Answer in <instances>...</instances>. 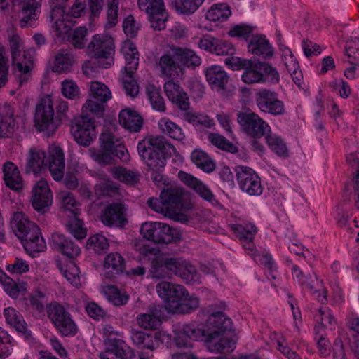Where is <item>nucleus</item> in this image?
I'll return each mask as SVG.
<instances>
[{"label":"nucleus","instance_id":"obj_1","mask_svg":"<svg viewBox=\"0 0 359 359\" xmlns=\"http://www.w3.org/2000/svg\"><path fill=\"white\" fill-rule=\"evenodd\" d=\"M11 227L29 255L34 257L46 248L39 227L25 213L15 212L11 219Z\"/></svg>","mask_w":359,"mask_h":359},{"label":"nucleus","instance_id":"obj_2","mask_svg":"<svg viewBox=\"0 0 359 359\" xmlns=\"http://www.w3.org/2000/svg\"><path fill=\"white\" fill-rule=\"evenodd\" d=\"M137 151L141 158L153 172L151 179L155 183L163 180V172L165 165V150L166 139L163 136H154L140 141Z\"/></svg>","mask_w":359,"mask_h":359},{"label":"nucleus","instance_id":"obj_3","mask_svg":"<svg viewBox=\"0 0 359 359\" xmlns=\"http://www.w3.org/2000/svg\"><path fill=\"white\" fill-rule=\"evenodd\" d=\"M68 0L49 1L51 8L50 18L52 27L55 29V35L62 37L70 29L67 22L71 18L81 17L86 12V0H76L68 13L65 11V4Z\"/></svg>","mask_w":359,"mask_h":359},{"label":"nucleus","instance_id":"obj_4","mask_svg":"<svg viewBox=\"0 0 359 359\" xmlns=\"http://www.w3.org/2000/svg\"><path fill=\"white\" fill-rule=\"evenodd\" d=\"M11 60L15 69V76L20 86L26 83L31 76V70L34 66V49L25 50L21 55L22 41L18 35L9 38Z\"/></svg>","mask_w":359,"mask_h":359},{"label":"nucleus","instance_id":"obj_5","mask_svg":"<svg viewBox=\"0 0 359 359\" xmlns=\"http://www.w3.org/2000/svg\"><path fill=\"white\" fill-rule=\"evenodd\" d=\"M48 318L53 324L56 330L62 336L71 337L78 332V327L69 311L57 302L46 304Z\"/></svg>","mask_w":359,"mask_h":359},{"label":"nucleus","instance_id":"obj_6","mask_svg":"<svg viewBox=\"0 0 359 359\" xmlns=\"http://www.w3.org/2000/svg\"><path fill=\"white\" fill-rule=\"evenodd\" d=\"M88 51L92 57L98 60L99 66L102 68H109L114 64V41L107 34L94 35L88 46Z\"/></svg>","mask_w":359,"mask_h":359},{"label":"nucleus","instance_id":"obj_7","mask_svg":"<svg viewBox=\"0 0 359 359\" xmlns=\"http://www.w3.org/2000/svg\"><path fill=\"white\" fill-rule=\"evenodd\" d=\"M140 233L144 238L157 244H168L179 240L181 236L178 229L157 222L143 223Z\"/></svg>","mask_w":359,"mask_h":359},{"label":"nucleus","instance_id":"obj_8","mask_svg":"<svg viewBox=\"0 0 359 359\" xmlns=\"http://www.w3.org/2000/svg\"><path fill=\"white\" fill-rule=\"evenodd\" d=\"M237 121L241 130L253 139H259L271 132L268 123L250 109L238 112Z\"/></svg>","mask_w":359,"mask_h":359},{"label":"nucleus","instance_id":"obj_9","mask_svg":"<svg viewBox=\"0 0 359 359\" xmlns=\"http://www.w3.org/2000/svg\"><path fill=\"white\" fill-rule=\"evenodd\" d=\"M139 8L144 11L155 30H163L166 27L168 15L165 9L163 0H137Z\"/></svg>","mask_w":359,"mask_h":359},{"label":"nucleus","instance_id":"obj_10","mask_svg":"<svg viewBox=\"0 0 359 359\" xmlns=\"http://www.w3.org/2000/svg\"><path fill=\"white\" fill-rule=\"evenodd\" d=\"M236 177L240 189L251 196H260L263 192L261 179L251 168L237 165L235 168Z\"/></svg>","mask_w":359,"mask_h":359},{"label":"nucleus","instance_id":"obj_11","mask_svg":"<svg viewBox=\"0 0 359 359\" xmlns=\"http://www.w3.org/2000/svg\"><path fill=\"white\" fill-rule=\"evenodd\" d=\"M312 269L303 271L297 265H294L292 269L293 278L299 285L308 290L321 303L327 302L326 291L323 288L321 281H319L317 276L313 273Z\"/></svg>","mask_w":359,"mask_h":359},{"label":"nucleus","instance_id":"obj_12","mask_svg":"<svg viewBox=\"0 0 359 359\" xmlns=\"http://www.w3.org/2000/svg\"><path fill=\"white\" fill-rule=\"evenodd\" d=\"M52 100L46 98L36 106L34 114V126L39 132L46 131L48 135L53 134L58 123L54 120Z\"/></svg>","mask_w":359,"mask_h":359},{"label":"nucleus","instance_id":"obj_13","mask_svg":"<svg viewBox=\"0 0 359 359\" xmlns=\"http://www.w3.org/2000/svg\"><path fill=\"white\" fill-rule=\"evenodd\" d=\"M128 206L121 202L107 204L101 210L100 221L108 227L123 228L128 224Z\"/></svg>","mask_w":359,"mask_h":359},{"label":"nucleus","instance_id":"obj_14","mask_svg":"<svg viewBox=\"0 0 359 359\" xmlns=\"http://www.w3.org/2000/svg\"><path fill=\"white\" fill-rule=\"evenodd\" d=\"M256 104L259 109L273 116H282L285 113V104L278 99L276 92L264 88L255 94Z\"/></svg>","mask_w":359,"mask_h":359},{"label":"nucleus","instance_id":"obj_15","mask_svg":"<svg viewBox=\"0 0 359 359\" xmlns=\"http://www.w3.org/2000/svg\"><path fill=\"white\" fill-rule=\"evenodd\" d=\"M71 133L79 144L88 147L96 137L94 122L86 116L79 117L72 122Z\"/></svg>","mask_w":359,"mask_h":359},{"label":"nucleus","instance_id":"obj_16","mask_svg":"<svg viewBox=\"0 0 359 359\" xmlns=\"http://www.w3.org/2000/svg\"><path fill=\"white\" fill-rule=\"evenodd\" d=\"M31 201L34 210L46 212L53 203V194L47 182L43 179L35 183L32 191Z\"/></svg>","mask_w":359,"mask_h":359},{"label":"nucleus","instance_id":"obj_17","mask_svg":"<svg viewBox=\"0 0 359 359\" xmlns=\"http://www.w3.org/2000/svg\"><path fill=\"white\" fill-rule=\"evenodd\" d=\"M111 326L104 328V332L109 333L105 340L107 351L121 359H131L134 356L133 349L122 339L115 337L116 335L118 334V332L111 330Z\"/></svg>","mask_w":359,"mask_h":359},{"label":"nucleus","instance_id":"obj_18","mask_svg":"<svg viewBox=\"0 0 359 359\" xmlns=\"http://www.w3.org/2000/svg\"><path fill=\"white\" fill-rule=\"evenodd\" d=\"M100 147L109 151L123 161L128 160V153L121 140L109 131L103 132L100 136Z\"/></svg>","mask_w":359,"mask_h":359},{"label":"nucleus","instance_id":"obj_19","mask_svg":"<svg viewBox=\"0 0 359 359\" xmlns=\"http://www.w3.org/2000/svg\"><path fill=\"white\" fill-rule=\"evenodd\" d=\"M207 323L208 330L205 331V336H210V337L219 336L225 332L230 330L232 327V321L223 312L210 313Z\"/></svg>","mask_w":359,"mask_h":359},{"label":"nucleus","instance_id":"obj_20","mask_svg":"<svg viewBox=\"0 0 359 359\" xmlns=\"http://www.w3.org/2000/svg\"><path fill=\"white\" fill-rule=\"evenodd\" d=\"M205 75L210 88L217 92H225L229 81L226 71L219 65H212L205 70Z\"/></svg>","mask_w":359,"mask_h":359},{"label":"nucleus","instance_id":"obj_21","mask_svg":"<svg viewBox=\"0 0 359 359\" xmlns=\"http://www.w3.org/2000/svg\"><path fill=\"white\" fill-rule=\"evenodd\" d=\"M184 190L180 186L172 184L161 191L160 198L166 207V212H176L182 205Z\"/></svg>","mask_w":359,"mask_h":359},{"label":"nucleus","instance_id":"obj_22","mask_svg":"<svg viewBox=\"0 0 359 359\" xmlns=\"http://www.w3.org/2000/svg\"><path fill=\"white\" fill-rule=\"evenodd\" d=\"M49 171L53 178L56 181H60L64 177L65 167V156L63 151L58 147L49 148L48 157L46 159Z\"/></svg>","mask_w":359,"mask_h":359},{"label":"nucleus","instance_id":"obj_23","mask_svg":"<svg viewBox=\"0 0 359 359\" xmlns=\"http://www.w3.org/2000/svg\"><path fill=\"white\" fill-rule=\"evenodd\" d=\"M163 315L161 305L151 304L147 313H140L136 317L137 324L145 330H156L161 325Z\"/></svg>","mask_w":359,"mask_h":359},{"label":"nucleus","instance_id":"obj_24","mask_svg":"<svg viewBox=\"0 0 359 359\" xmlns=\"http://www.w3.org/2000/svg\"><path fill=\"white\" fill-rule=\"evenodd\" d=\"M42 0H21L19 4L20 12V26H32L40 13Z\"/></svg>","mask_w":359,"mask_h":359},{"label":"nucleus","instance_id":"obj_25","mask_svg":"<svg viewBox=\"0 0 359 359\" xmlns=\"http://www.w3.org/2000/svg\"><path fill=\"white\" fill-rule=\"evenodd\" d=\"M160 69L161 76L166 79H174L176 76L183 74L184 69L177 62L175 53H165L160 58L157 64Z\"/></svg>","mask_w":359,"mask_h":359},{"label":"nucleus","instance_id":"obj_26","mask_svg":"<svg viewBox=\"0 0 359 359\" xmlns=\"http://www.w3.org/2000/svg\"><path fill=\"white\" fill-rule=\"evenodd\" d=\"M204 336V330L197 328L194 325H185L177 333L175 344L180 348H191L193 341L203 340Z\"/></svg>","mask_w":359,"mask_h":359},{"label":"nucleus","instance_id":"obj_27","mask_svg":"<svg viewBox=\"0 0 359 359\" xmlns=\"http://www.w3.org/2000/svg\"><path fill=\"white\" fill-rule=\"evenodd\" d=\"M52 244L62 255L71 259L76 258L81 253V249L77 244L60 233L52 234Z\"/></svg>","mask_w":359,"mask_h":359},{"label":"nucleus","instance_id":"obj_28","mask_svg":"<svg viewBox=\"0 0 359 359\" xmlns=\"http://www.w3.org/2000/svg\"><path fill=\"white\" fill-rule=\"evenodd\" d=\"M14 108L9 104L0 105V134L9 137L13 135L15 128Z\"/></svg>","mask_w":359,"mask_h":359},{"label":"nucleus","instance_id":"obj_29","mask_svg":"<svg viewBox=\"0 0 359 359\" xmlns=\"http://www.w3.org/2000/svg\"><path fill=\"white\" fill-rule=\"evenodd\" d=\"M120 124L130 133H138L141 130L144 119L136 111L125 109L118 114Z\"/></svg>","mask_w":359,"mask_h":359},{"label":"nucleus","instance_id":"obj_30","mask_svg":"<svg viewBox=\"0 0 359 359\" xmlns=\"http://www.w3.org/2000/svg\"><path fill=\"white\" fill-rule=\"evenodd\" d=\"M104 268L105 278L113 280L117 275L123 273L126 268L125 259L118 252L109 253L104 259Z\"/></svg>","mask_w":359,"mask_h":359},{"label":"nucleus","instance_id":"obj_31","mask_svg":"<svg viewBox=\"0 0 359 359\" xmlns=\"http://www.w3.org/2000/svg\"><path fill=\"white\" fill-rule=\"evenodd\" d=\"M2 171L6 187L15 191L22 189L23 180L17 165L11 161H6L3 165Z\"/></svg>","mask_w":359,"mask_h":359},{"label":"nucleus","instance_id":"obj_32","mask_svg":"<svg viewBox=\"0 0 359 359\" xmlns=\"http://www.w3.org/2000/svg\"><path fill=\"white\" fill-rule=\"evenodd\" d=\"M175 258H165L163 261L153 260L150 269V276L153 279L160 280L170 278L174 274Z\"/></svg>","mask_w":359,"mask_h":359},{"label":"nucleus","instance_id":"obj_33","mask_svg":"<svg viewBox=\"0 0 359 359\" xmlns=\"http://www.w3.org/2000/svg\"><path fill=\"white\" fill-rule=\"evenodd\" d=\"M121 53L126 60L124 74H134L139 65V53L135 44L130 40L125 41L121 47Z\"/></svg>","mask_w":359,"mask_h":359},{"label":"nucleus","instance_id":"obj_34","mask_svg":"<svg viewBox=\"0 0 359 359\" xmlns=\"http://www.w3.org/2000/svg\"><path fill=\"white\" fill-rule=\"evenodd\" d=\"M174 275L181 278L188 284H194L199 280V274L194 266L186 260L175 259Z\"/></svg>","mask_w":359,"mask_h":359},{"label":"nucleus","instance_id":"obj_35","mask_svg":"<svg viewBox=\"0 0 359 359\" xmlns=\"http://www.w3.org/2000/svg\"><path fill=\"white\" fill-rule=\"evenodd\" d=\"M0 283L2 284L4 291L13 299H17L20 294L23 295L27 290L26 282L22 280L16 282L1 269Z\"/></svg>","mask_w":359,"mask_h":359},{"label":"nucleus","instance_id":"obj_36","mask_svg":"<svg viewBox=\"0 0 359 359\" xmlns=\"http://www.w3.org/2000/svg\"><path fill=\"white\" fill-rule=\"evenodd\" d=\"M248 51L253 55L262 56L264 58L272 57L273 48L269 41L262 35H254L251 38L248 45Z\"/></svg>","mask_w":359,"mask_h":359},{"label":"nucleus","instance_id":"obj_37","mask_svg":"<svg viewBox=\"0 0 359 359\" xmlns=\"http://www.w3.org/2000/svg\"><path fill=\"white\" fill-rule=\"evenodd\" d=\"M46 156L43 151L31 148L27 158L25 172L36 175L46 166Z\"/></svg>","mask_w":359,"mask_h":359},{"label":"nucleus","instance_id":"obj_38","mask_svg":"<svg viewBox=\"0 0 359 359\" xmlns=\"http://www.w3.org/2000/svg\"><path fill=\"white\" fill-rule=\"evenodd\" d=\"M231 228L236 236L244 242L243 247L247 250L252 251L255 248L253 239L254 236L257 231V227L254 224H248L245 226L233 224Z\"/></svg>","mask_w":359,"mask_h":359},{"label":"nucleus","instance_id":"obj_39","mask_svg":"<svg viewBox=\"0 0 359 359\" xmlns=\"http://www.w3.org/2000/svg\"><path fill=\"white\" fill-rule=\"evenodd\" d=\"M219 336L213 335L204 336L203 340L207 343L208 349L215 353H229L236 348V342L229 338H221L217 341H215V339Z\"/></svg>","mask_w":359,"mask_h":359},{"label":"nucleus","instance_id":"obj_40","mask_svg":"<svg viewBox=\"0 0 359 359\" xmlns=\"http://www.w3.org/2000/svg\"><path fill=\"white\" fill-rule=\"evenodd\" d=\"M172 51H174L177 62L183 66L195 68L201 64V57L191 49L175 47Z\"/></svg>","mask_w":359,"mask_h":359},{"label":"nucleus","instance_id":"obj_41","mask_svg":"<svg viewBox=\"0 0 359 359\" xmlns=\"http://www.w3.org/2000/svg\"><path fill=\"white\" fill-rule=\"evenodd\" d=\"M4 316L8 324L13 327L18 332H21L25 337L30 335L28 333L27 325L22 316L13 307L5 308Z\"/></svg>","mask_w":359,"mask_h":359},{"label":"nucleus","instance_id":"obj_42","mask_svg":"<svg viewBox=\"0 0 359 359\" xmlns=\"http://www.w3.org/2000/svg\"><path fill=\"white\" fill-rule=\"evenodd\" d=\"M191 159L198 168L205 172H212L216 168L213 160L201 149L194 150L191 154Z\"/></svg>","mask_w":359,"mask_h":359},{"label":"nucleus","instance_id":"obj_43","mask_svg":"<svg viewBox=\"0 0 359 359\" xmlns=\"http://www.w3.org/2000/svg\"><path fill=\"white\" fill-rule=\"evenodd\" d=\"M161 131L170 138L181 141L185 138V134L182 128L168 118H163L158 121Z\"/></svg>","mask_w":359,"mask_h":359},{"label":"nucleus","instance_id":"obj_44","mask_svg":"<svg viewBox=\"0 0 359 359\" xmlns=\"http://www.w3.org/2000/svg\"><path fill=\"white\" fill-rule=\"evenodd\" d=\"M231 15L230 6L226 3L213 4L206 13V19L212 21H225Z\"/></svg>","mask_w":359,"mask_h":359},{"label":"nucleus","instance_id":"obj_45","mask_svg":"<svg viewBox=\"0 0 359 359\" xmlns=\"http://www.w3.org/2000/svg\"><path fill=\"white\" fill-rule=\"evenodd\" d=\"M103 291L107 300L114 306H123L129 300V295L127 292L119 290L114 285H107Z\"/></svg>","mask_w":359,"mask_h":359},{"label":"nucleus","instance_id":"obj_46","mask_svg":"<svg viewBox=\"0 0 359 359\" xmlns=\"http://www.w3.org/2000/svg\"><path fill=\"white\" fill-rule=\"evenodd\" d=\"M183 117L198 129L210 128L215 126L214 120L206 114L187 111L184 114Z\"/></svg>","mask_w":359,"mask_h":359},{"label":"nucleus","instance_id":"obj_47","mask_svg":"<svg viewBox=\"0 0 359 359\" xmlns=\"http://www.w3.org/2000/svg\"><path fill=\"white\" fill-rule=\"evenodd\" d=\"M261 66L259 61L253 62L250 60V66L245 68L242 74V81L248 84L255 83H262L263 81V75L260 70Z\"/></svg>","mask_w":359,"mask_h":359},{"label":"nucleus","instance_id":"obj_48","mask_svg":"<svg viewBox=\"0 0 359 359\" xmlns=\"http://www.w3.org/2000/svg\"><path fill=\"white\" fill-rule=\"evenodd\" d=\"M203 1L204 0H175L172 6L177 13L189 15L194 13Z\"/></svg>","mask_w":359,"mask_h":359},{"label":"nucleus","instance_id":"obj_49","mask_svg":"<svg viewBox=\"0 0 359 359\" xmlns=\"http://www.w3.org/2000/svg\"><path fill=\"white\" fill-rule=\"evenodd\" d=\"M73 63V55L67 50H61L55 56L53 71L57 73L67 72Z\"/></svg>","mask_w":359,"mask_h":359},{"label":"nucleus","instance_id":"obj_50","mask_svg":"<svg viewBox=\"0 0 359 359\" xmlns=\"http://www.w3.org/2000/svg\"><path fill=\"white\" fill-rule=\"evenodd\" d=\"M111 172L114 178L129 184H137L141 177L138 171L128 170L123 167L114 168L111 169Z\"/></svg>","mask_w":359,"mask_h":359},{"label":"nucleus","instance_id":"obj_51","mask_svg":"<svg viewBox=\"0 0 359 359\" xmlns=\"http://www.w3.org/2000/svg\"><path fill=\"white\" fill-rule=\"evenodd\" d=\"M199 304V299L194 294H190L186 290V294L181 299L174 313H189L198 309Z\"/></svg>","mask_w":359,"mask_h":359},{"label":"nucleus","instance_id":"obj_52","mask_svg":"<svg viewBox=\"0 0 359 359\" xmlns=\"http://www.w3.org/2000/svg\"><path fill=\"white\" fill-rule=\"evenodd\" d=\"M146 93L154 109L161 112L165 111L164 99L161 95L160 89L154 85L149 84L146 87Z\"/></svg>","mask_w":359,"mask_h":359},{"label":"nucleus","instance_id":"obj_53","mask_svg":"<svg viewBox=\"0 0 359 359\" xmlns=\"http://www.w3.org/2000/svg\"><path fill=\"white\" fill-rule=\"evenodd\" d=\"M61 203V207L65 212H69L72 215H79L80 210L78 208L79 203L72 193L62 191L58 195Z\"/></svg>","mask_w":359,"mask_h":359},{"label":"nucleus","instance_id":"obj_54","mask_svg":"<svg viewBox=\"0 0 359 359\" xmlns=\"http://www.w3.org/2000/svg\"><path fill=\"white\" fill-rule=\"evenodd\" d=\"M170 295L165 299V307L170 313H175V310L178 308L179 302L186 294V289L180 285H175L172 288Z\"/></svg>","mask_w":359,"mask_h":359},{"label":"nucleus","instance_id":"obj_55","mask_svg":"<svg viewBox=\"0 0 359 359\" xmlns=\"http://www.w3.org/2000/svg\"><path fill=\"white\" fill-rule=\"evenodd\" d=\"M130 339L134 344L142 348L155 349L153 337L142 331L132 330Z\"/></svg>","mask_w":359,"mask_h":359},{"label":"nucleus","instance_id":"obj_56","mask_svg":"<svg viewBox=\"0 0 359 359\" xmlns=\"http://www.w3.org/2000/svg\"><path fill=\"white\" fill-rule=\"evenodd\" d=\"M266 144L269 148L280 156H287V149L283 140L271 131L264 135Z\"/></svg>","mask_w":359,"mask_h":359},{"label":"nucleus","instance_id":"obj_57","mask_svg":"<svg viewBox=\"0 0 359 359\" xmlns=\"http://www.w3.org/2000/svg\"><path fill=\"white\" fill-rule=\"evenodd\" d=\"M88 154L93 161L102 166L113 164L114 158L116 156L114 154L102 148L90 147L88 149Z\"/></svg>","mask_w":359,"mask_h":359},{"label":"nucleus","instance_id":"obj_58","mask_svg":"<svg viewBox=\"0 0 359 359\" xmlns=\"http://www.w3.org/2000/svg\"><path fill=\"white\" fill-rule=\"evenodd\" d=\"M317 323L314 327L315 334L318 335L320 332H324L325 328L329 325L332 326L334 323V318L330 311L326 308L319 309V316L316 320Z\"/></svg>","mask_w":359,"mask_h":359},{"label":"nucleus","instance_id":"obj_59","mask_svg":"<svg viewBox=\"0 0 359 359\" xmlns=\"http://www.w3.org/2000/svg\"><path fill=\"white\" fill-rule=\"evenodd\" d=\"M83 225V223L78 215H72V218L67 222V228L76 240H82L86 236V229Z\"/></svg>","mask_w":359,"mask_h":359},{"label":"nucleus","instance_id":"obj_60","mask_svg":"<svg viewBox=\"0 0 359 359\" xmlns=\"http://www.w3.org/2000/svg\"><path fill=\"white\" fill-rule=\"evenodd\" d=\"M86 247L88 250H92L95 253L100 254L108 249L109 243L105 236L95 234L88 239Z\"/></svg>","mask_w":359,"mask_h":359},{"label":"nucleus","instance_id":"obj_61","mask_svg":"<svg viewBox=\"0 0 359 359\" xmlns=\"http://www.w3.org/2000/svg\"><path fill=\"white\" fill-rule=\"evenodd\" d=\"M90 91L91 97L104 102L111 98V94L108 87L100 82H92Z\"/></svg>","mask_w":359,"mask_h":359},{"label":"nucleus","instance_id":"obj_62","mask_svg":"<svg viewBox=\"0 0 359 359\" xmlns=\"http://www.w3.org/2000/svg\"><path fill=\"white\" fill-rule=\"evenodd\" d=\"M209 141L222 150L231 152L232 154L238 151V148L226 140L224 136L218 133H210L208 135Z\"/></svg>","mask_w":359,"mask_h":359},{"label":"nucleus","instance_id":"obj_63","mask_svg":"<svg viewBox=\"0 0 359 359\" xmlns=\"http://www.w3.org/2000/svg\"><path fill=\"white\" fill-rule=\"evenodd\" d=\"M259 63L262 67L260 70L263 75L262 83L269 81L271 83H278L280 81V76L277 69L268 62H259Z\"/></svg>","mask_w":359,"mask_h":359},{"label":"nucleus","instance_id":"obj_64","mask_svg":"<svg viewBox=\"0 0 359 359\" xmlns=\"http://www.w3.org/2000/svg\"><path fill=\"white\" fill-rule=\"evenodd\" d=\"M347 162L355 169L353 172L354 192H355V206L359 210V160L356 159L353 154L350 155L346 158Z\"/></svg>","mask_w":359,"mask_h":359}]
</instances>
